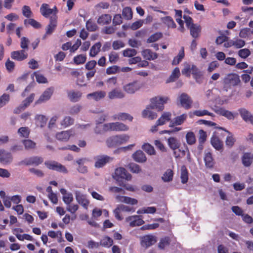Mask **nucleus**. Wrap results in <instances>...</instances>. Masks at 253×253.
<instances>
[{
	"instance_id": "obj_1",
	"label": "nucleus",
	"mask_w": 253,
	"mask_h": 253,
	"mask_svg": "<svg viewBox=\"0 0 253 253\" xmlns=\"http://www.w3.org/2000/svg\"><path fill=\"white\" fill-rule=\"evenodd\" d=\"M113 177L115 180L118 182L120 186L125 187L126 190H134V187L132 186H126V185L124 184L122 181L123 179H126L127 181L130 180L132 178V175L125 168L122 167L117 168Z\"/></svg>"
},
{
	"instance_id": "obj_2",
	"label": "nucleus",
	"mask_w": 253,
	"mask_h": 253,
	"mask_svg": "<svg viewBox=\"0 0 253 253\" xmlns=\"http://www.w3.org/2000/svg\"><path fill=\"white\" fill-rule=\"evenodd\" d=\"M241 82L240 76L236 73H229L226 74L222 79L223 89L227 91L232 86L238 85Z\"/></svg>"
},
{
	"instance_id": "obj_3",
	"label": "nucleus",
	"mask_w": 253,
	"mask_h": 253,
	"mask_svg": "<svg viewBox=\"0 0 253 253\" xmlns=\"http://www.w3.org/2000/svg\"><path fill=\"white\" fill-rule=\"evenodd\" d=\"M129 139V136L125 134L113 135L106 139V144L108 147L114 148L126 143Z\"/></svg>"
},
{
	"instance_id": "obj_4",
	"label": "nucleus",
	"mask_w": 253,
	"mask_h": 253,
	"mask_svg": "<svg viewBox=\"0 0 253 253\" xmlns=\"http://www.w3.org/2000/svg\"><path fill=\"white\" fill-rule=\"evenodd\" d=\"M169 98L167 96H157L151 99L150 107L151 109H155L159 111H162L164 108V104L166 103Z\"/></svg>"
},
{
	"instance_id": "obj_5",
	"label": "nucleus",
	"mask_w": 253,
	"mask_h": 253,
	"mask_svg": "<svg viewBox=\"0 0 253 253\" xmlns=\"http://www.w3.org/2000/svg\"><path fill=\"white\" fill-rule=\"evenodd\" d=\"M157 242L156 236L152 235H147L140 238V244L142 247L147 249L155 244Z\"/></svg>"
},
{
	"instance_id": "obj_6",
	"label": "nucleus",
	"mask_w": 253,
	"mask_h": 253,
	"mask_svg": "<svg viewBox=\"0 0 253 253\" xmlns=\"http://www.w3.org/2000/svg\"><path fill=\"white\" fill-rule=\"evenodd\" d=\"M178 100L181 106L185 109H189L191 107L193 101L187 94L182 93L179 96Z\"/></svg>"
},
{
	"instance_id": "obj_7",
	"label": "nucleus",
	"mask_w": 253,
	"mask_h": 253,
	"mask_svg": "<svg viewBox=\"0 0 253 253\" xmlns=\"http://www.w3.org/2000/svg\"><path fill=\"white\" fill-rule=\"evenodd\" d=\"M45 165L49 169L56 170L59 172H62L66 173L68 172L67 169L61 164L55 161L46 162Z\"/></svg>"
},
{
	"instance_id": "obj_8",
	"label": "nucleus",
	"mask_w": 253,
	"mask_h": 253,
	"mask_svg": "<svg viewBox=\"0 0 253 253\" xmlns=\"http://www.w3.org/2000/svg\"><path fill=\"white\" fill-rule=\"evenodd\" d=\"M106 127H109V131H127L128 129L126 125L120 122L107 123Z\"/></svg>"
},
{
	"instance_id": "obj_9",
	"label": "nucleus",
	"mask_w": 253,
	"mask_h": 253,
	"mask_svg": "<svg viewBox=\"0 0 253 253\" xmlns=\"http://www.w3.org/2000/svg\"><path fill=\"white\" fill-rule=\"evenodd\" d=\"M57 9L56 6L53 8H50L48 4L43 3L40 8V12L42 16L47 18L50 15L53 13V15H56Z\"/></svg>"
},
{
	"instance_id": "obj_10",
	"label": "nucleus",
	"mask_w": 253,
	"mask_h": 253,
	"mask_svg": "<svg viewBox=\"0 0 253 253\" xmlns=\"http://www.w3.org/2000/svg\"><path fill=\"white\" fill-rule=\"evenodd\" d=\"M141 87L140 83L135 81L125 85L123 89L128 94H133Z\"/></svg>"
},
{
	"instance_id": "obj_11",
	"label": "nucleus",
	"mask_w": 253,
	"mask_h": 253,
	"mask_svg": "<svg viewBox=\"0 0 253 253\" xmlns=\"http://www.w3.org/2000/svg\"><path fill=\"white\" fill-rule=\"evenodd\" d=\"M126 221L129 223L131 227L140 226L144 223L141 216L136 215L126 217Z\"/></svg>"
},
{
	"instance_id": "obj_12",
	"label": "nucleus",
	"mask_w": 253,
	"mask_h": 253,
	"mask_svg": "<svg viewBox=\"0 0 253 253\" xmlns=\"http://www.w3.org/2000/svg\"><path fill=\"white\" fill-rule=\"evenodd\" d=\"M168 144L169 147L172 150L178 149L179 152H181L183 155H185V152L184 150L181 151L179 148L181 145V143L175 137H170L168 139Z\"/></svg>"
},
{
	"instance_id": "obj_13",
	"label": "nucleus",
	"mask_w": 253,
	"mask_h": 253,
	"mask_svg": "<svg viewBox=\"0 0 253 253\" xmlns=\"http://www.w3.org/2000/svg\"><path fill=\"white\" fill-rule=\"evenodd\" d=\"M204 160L207 168L212 169L213 168L215 162L210 151L206 150L205 151Z\"/></svg>"
},
{
	"instance_id": "obj_14",
	"label": "nucleus",
	"mask_w": 253,
	"mask_h": 253,
	"mask_svg": "<svg viewBox=\"0 0 253 253\" xmlns=\"http://www.w3.org/2000/svg\"><path fill=\"white\" fill-rule=\"evenodd\" d=\"M13 160V157L11 153L2 149H0V162L3 164L7 165L11 163Z\"/></svg>"
},
{
	"instance_id": "obj_15",
	"label": "nucleus",
	"mask_w": 253,
	"mask_h": 253,
	"mask_svg": "<svg viewBox=\"0 0 253 253\" xmlns=\"http://www.w3.org/2000/svg\"><path fill=\"white\" fill-rule=\"evenodd\" d=\"M11 57L15 60L23 61L28 57L27 51L25 49L17 50L11 53Z\"/></svg>"
},
{
	"instance_id": "obj_16",
	"label": "nucleus",
	"mask_w": 253,
	"mask_h": 253,
	"mask_svg": "<svg viewBox=\"0 0 253 253\" xmlns=\"http://www.w3.org/2000/svg\"><path fill=\"white\" fill-rule=\"evenodd\" d=\"M53 90L51 88L46 89L35 102L36 104H41L48 100L53 94Z\"/></svg>"
},
{
	"instance_id": "obj_17",
	"label": "nucleus",
	"mask_w": 253,
	"mask_h": 253,
	"mask_svg": "<svg viewBox=\"0 0 253 253\" xmlns=\"http://www.w3.org/2000/svg\"><path fill=\"white\" fill-rule=\"evenodd\" d=\"M106 92L104 91H95L86 95V98L89 100H93L95 101H98L104 98L106 96Z\"/></svg>"
},
{
	"instance_id": "obj_18",
	"label": "nucleus",
	"mask_w": 253,
	"mask_h": 253,
	"mask_svg": "<svg viewBox=\"0 0 253 253\" xmlns=\"http://www.w3.org/2000/svg\"><path fill=\"white\" fill-rule=\"evenodd\" d=\"M57 16L53 15L50 17V22L46 28V35H51L57 26Z\"/></svg>"
},
{
	"instance_id": "obj_19",
	"label": "nucleus",
	"mask_w": 253,
	"mask_h": 253,
	"mask_svg": "<svg viewBox=\"0 0 253 253\" xmlns=\"http://www.w3.org/2000/svg\"><path fill=\"white\" fill-rule=\"evenodd\" d=\"M72 132V130L62 131L56 133V138L60 141L67 142L73 135Z\"/></svg>"
},
{
	"instance_id": "obj_20",
	"label": "nucleus",
	"mask_w": 253,
	"mask_h": 253,
	"mask_svg": "<svg viewBox=\"0 0 253 253\" xmlns=\"http://www.w3.org/2000/svg\"><path fill=\"white\" fill-rule=\"evenodd\" d=\"M112 160V158L107 156H98L96 158L94 166L97 168H102Z\"/></svg>"
},
{
	"instance_id": "obj_21",
	"label": "nucleus",
	"mask_w": 253,
	"mask_h": 253,
	"mask_svg": "<svg viewBox=\"0 0 253 253\" xmlns=\"http://www.w3.org/2000/svg\"><path fill=\"white\" fill-rule=\"evenodd\" d=\"M125 96V93L120 89L115 88L108 92V97L110 99H121Z\"/></svg>"
},
{
	"instance_id": "obj_22",
	"label": "nucleus",
	"mask_w": 253,
	"mask_h": 253,
	"mask_svg": "<svg viewBox=\"0 0 253 253\" xmlns=\"http://www.w3.org/2000/svg\"><path fill=\"white\" fill-rule=\"evenodd\" d=\"M34 96L35 94L34 93L31 94L29 97L27 98L23 101L22 104L21 105L19 106L16 109L14 110V113H18L21 110L25 109V108L28 106L30 103L33 101Z\"/></svg>"
},
{
	"instance_id": "obj_23",
	"label": "nucleus",
	"mask_w": 253,
	"mask_h": 253,
	"mask_svg": "<svg viewBox=\"0 0 253 253\" xmlns=\"http://www.w3.org/2000/svg\"><path fill=\"white\" fill-rule=\"evenodd\" d=\"M132 157L135 162L139 163H143L147 161L145 154L141 150L136 151L132 154Z\"/></svg>"
},
{
	"instance_id": "obj_24",
	"label": "nucleus",
	"mask_w": 253,
	"mask_h": 253,
	"mask_svg": "<svg viewBox=\"0 0 253 253\" xmlns=\"http://www.w3.org/2000/svg\"><path fill=\"white\" fill-rule=\"evenodd\" d=\"M115 198L118 202H123L132 205L137 204V200L130 197L117 195Z\"/></svg>"
},
{
	"instance_id": "obj_25",
	"label": "nucleus",
	"mask_w": 253,
	"mask_h": 253,
	"mask_svg": "<svg viewBox=\"0 0 253 253\" xmlns=\"http://www.w3.org/2000/svg\"><path fill=\"white\" fill-rule=\"evenodd\" d=\"M214 111L217 114L224 116L229 120H233L235 118V115L233 113L223 108H219L215 109Z\"/></svg>"
},
{
	"instance_id": "obj_26",
	"label": "nucleus",
	"mask_w": 253,
	"mask_h": 253,
	"mask_svg": "<svg viewBox=\"0 0 253 253\" xmlns=\"http://www.w3.org/2000/svg\"><path fill=\"white\" fill-rule=\"evenodd\" d=\"M150 105L148 106L145 109H144L142 113V117L143 118H148L149 120H154L157 117L156 113L151 111Z\"/></svg>"
},
{
	"instance_id": "obj_27",
	"label": "nucleus",
	"mask_w": 253,
	"mask_h": 253,
	"mask_svg": "<svg viewBox=\"0 0 253 253\" xmlns=\"http://www.w3.org/2000/svg\"><path fill=\"white\" fill-rule=\"evenodd\" d=\"M188 29L190 30L191 36L193 38L197 39L199 37L201 31V27L199 25L197 24L193 25Z\"/></svg>"
},
{
	"instance_id": "obj_28",
	"label": "nucleus",
	"mask_w": 253,
	"mask_h": 253,
	"mask_svg": "<svg viewBox=\"0 0 253 253\" xmlns=\"http://www.w3.org/2000/svg\"><path fill=\"white\" fill-rule=\"evenodd\" d=\"M144 58L148 60H153L158 58V54L155 52H152L149 49H146L143 50L141 52Z\"/></svg>"
},
{
	"instance_id": "obj_29",
	"label": "nucleus",
	"mask_w": 253,
	"mask_h": 253,
	"mask_svg": "<svg viewBox=\"0 0 253 253\" xmlns=\"http://www.w3.org/2000/svg\"><path fill=\"white\" fill-rule=\"evenodd\" d=\"M113 119L114 120H119L124 121L128 120L129 121H132L133 117L127 113H120L119 114L114 115L113 116Z\"/></svg>"
},
{
	"instance_id": "obj_30",
	"label": "nucleus",
	"mask_w": 253,
	"mask_h": 253,
	"mask_svg": "<svg viewBox=\"0 0 253 253\" xmlns=\"http://www.w3.org/2000/svg\"><path fill=\"white\" fill-rule=\"evenodd\" d=\"M76 199L78 202L81 204L84 208L87 209L89 204V201L85 195H81L79 193L76 195Z\"/></svg>"
},
{
	"instance_id": "obj_31",
	"label": "nucleus",
	"mask_w": 253,
	"mask_h": 253,
	"mask_svg": "<svg viewBox=\"0 0 253 253\" xmlns=\"http://www.w3.org/2000/svg\"><path fill=\"white\" fill-rule=\"evenodd\" d=\"M112 20V17L110 14H102L97 19V23L99 24L104 25L109 24Z\"/></svg>"
},
{
	"instance_id": "obj_32",
	"label": "nucleus",
	"mask_w": 253,
	"mask_h": 253,
	"mask_svg": "<svg viewBox=\"0 0 253 253\" xmlns=\"http://www.w3.org/2000/svg\"><path fill=\"white\" fill-rule=\"evenodd\" d=\"M211 141V145L216 150L219 151L222 149V142L216 136H213Z\"/></svg>"
},
{
	"instance_id": "obj_33",
	"label": "nucleus",
	"mask_w": 253,
	"mask_h": 253,
	"mask_svg": "<svg viewBox=\"0 0 253 253\" xmlns=\"http://www.w3.org/2000/svg\"><path fill=\"white\" fill-rule=\"evenodd\" d=\"M113 244V240L109 236H105L103 237L100 241V245L109 248L112 246Z\"/></svg>"
},
{
	"instance_id": "obj_34",
	"label": "nucleus",
	"mask_w": 253,
	"mask_h": 253,
	"mask_svg": "<svg viewBox=\"0 0 253 253\" xmlns=\"http://www.w3.org/2000/svg\"><path fill=\"white\" fill-rule=\"evenodd\" d=\"M253 155L250 153H245L242 158V163L244 166L249 167L252 163Z\"/></svg>"
},
{
	"instance_id": "obj_35",
	"label": "nucleus",
	"mask_w": 253,
	"mask_h": 253,
	"mask_svg": "<svg viewBox=\"0 0 253 253\" xmlns=\"http://www.w3.org/2000/svg\"><path fill=\"white\" fill-rule=\"evenodd\" d=\"M173 171L170 169H168L163 174L162 179L165 182L171 181L173 177Z\"/></svg>"
},
{
	"instance_id": "obj_36",
	"label": "nucleus",
	"mask_w": 253,
	"mask_h": 253,
	"mask_svg": "<svg viewBox=\"0 0 253 253\" xmlns=\"http://www.w3.org/2000/svg\"><path fill=\"white\" fill-rule=\"evenodd\" d=\"M24 24L26 27H27L28 25H30L35 29H40L42 27V25L39 22L32 18L25 19Z\"/></svg>"
},
{
	"instance_id": "obj_37",
	"label": "nucleus",
	"mask_w": 253,
	"mask_h": 253,
	"mask_svg": "<svg viewBox=\"0 0 253 253\" xmlns=\"http://www.w3.org/2000/svg\"><path fill=\"white\" fill-rule=\"evenodd\" d=\"M171 113L169 112H165L161 117L157 120V125H163L166 122L170 120Z\"/></svg>"
},
{
	"instance_id": "obj_38",
	"label": "nucleus",
	"mask_w": 253,
	"mask_h": 253,
	"mask_svg": "<svg viewBox=\"0 0 253 253\" xmlns=\"http://www.w3.org/2000/svg\"><path fill=\"white\" fill-rule=\"evenodd\" d=\"M184 56L185 54L184 47H181L178 55L175 56L172 60V64L173 65H178L183 59Z\"/></svg>"
},
{
	"instance_id": "obj_39",
	"label": "nucleus",
	"mask_w": 253,
	"mask_h": 253,
	"mask_svg": "<svg viewBox=\"0 0 253 253\" xmlns=\"http://www.w3.org/2000/svg\"><path fill=\"white\" fill-rule=\"evenodd\" d=\"M68 96L72 102H75L80 99L82 96V93L80 91H72L68 93Z\"/></svg>"
},
{
	"instance_id": "obj_40",
	"label": "nucleus",
	"mask_w": 253,
	"mask_h": 253,
	"mask_svg": "<svg viewBox=\"0 0 253 253\" xmlns=\"http://www.w3.org/2000/svg\"><path fill=\"white\" fill-rule=\"evenodd\" d=\"M240 113L244 120L246 122H251L252 123L253 116L248 111L245 109H241L240 110Z\"/></svg>"
},
{
	"instance_id": "obj_41",
	"label": "nucleus",
	"mask_w": 253,
	"mask_h": 253,
	"mask_svg": "<svg viewBox=\"0 0 253 253\" xmlns=\"http://www.w3.org/2000/svg\"><path fill=\"white\" fill-rule=\"evenodd\" d=\"M180 73L179 69L178 67H176L172 71L171 75L168 79L167 82H173L175 81L176 79H177L180 76Z\"/></svg>"
},
{
	"instance_id": "obj_42",
	"label": "nucleus",
	"mask_w": 253,
	"mask_h": 253,
	"mask_svg": "<svg viewBox=\"0 0 253 253\" xmlns=\"http://www.w3.org/2000/svg\"><path fill=\"white\" fill-rule=\"evenodd\" d=\"M101 44L100 42L96 43L90 48L89 55L91 57H95L100 51Z\"/></svg>"
},
{
	"instance_id": "obj_43",
	"label": "nucleus",
	"mask_w": 253,
	"mask_h": 253,
	"mask_svg": "<svg viewBox=\"0 0 253 253\" xmlns=\"http://www.w3.org/2000/svg\"><path fill=\"white\" fill-rule=\"evenodd\" d=\"M62 193L63 194V200L64 203L69 205L70 204L73 200V197L72 194L67 193L66 191H61Z\"/></svg>"
},
{
	"instance_id": "obj_44",
	"label": "nucleus",
	"mask_w": 253,
	"mask_h": 253,
	"mask_svg": "<svg viewBox=\"0 0 253 253\" xmlns=\"http://www.w3.org/2000/svg\"><path fill=\"white\" fill-rule=\"evenodd\" d=\"M17 133L21 137L28 138L30 134V129L27 127H21L18 129Z\"/></svg>"
},
{
	"instance_id": "obj_45",
	"label": "nucleus",
	"mask_w": 253,
	"mask_h": 253,
	"mask_svg": "<svg viewBox=\"0 0 253 253\" xmlns=\"http://www.w3.org/2000/svg\"><path fill=\"white\" fill-rule=\"evenodd\" d=\"M122 15L126 20H130L132 18V11L129 7H126L123 9Z\"/></svg>"
},
{
	"instance_id": "obj_46",
	"label": "nucleus",
	"mask_w": 253,
	"mask_h": 253,
	"mask_svg": "<svg viewBox=\"0 0 253 253\" xmlns=\"http://www.w3.org/2000/svg\"><path fill=\"white\" fill-rule=\"evenodd\" d=\"M106 125H107V123L103 125H97L94 129L95 133L96 134H102L109 131V127H106Z\"/></svg>"
},
{
	"instance_id": "obj_47",
	"label": "nucleus",
	"mask_w": 253,
	"mask_h": 253,
	"mask_svg": "<svg viewBox=\"0 0 253 253\" xmlns=\"http://www.w3.org/2000/svg\"><path fill=\"white\" fill-rule=\"evenodd\" d=\"M180 178L181 182L183 183H185L187 182L188 179V171L184 166H183L181 168V176Z\"/></svg>"
},
{
	"instance_id": "obj_48",
	"label": "nucleus",
	"mask_w": 253,
	"mask_h": 253,
	"mask_svg": "<svg viewBox=\"0 0 253 253\" xmlns=\"http://www.w3.org/2000/svg\"><path fill=\"white\" fill-rule=\"evenodd\" d=\"M22 143L24 145L26 150H30L34 149L36 147V144L30 139H25L22 141Z\"/></svg>"
},
{
	"instance_id": "obj_49",
	"label": "nucleus",
	"mask_w": 253,
	"mask_h": 253,
	"mask_svg": "<svg viewBox=\"0 0 253 253\" xmlns=\"http://www.w3.org/2000/svg\"><path fill=\"white\" fill-rule=\"evenodd\" d=\"M35 76L37 82L41 84H44L47 83V80L45 77L41 74L37 73L35 72L32 75V79L34 80V76Z\"/></svg>"
},
{
	"instance_id": "obj_50",
	"label": "nucleus",
	"mask_w": 253,
	"mask_h": 253,
	"mask_svg": "<svg viewBox=\"0 0 253 253\" xmlns=\"http://www.w3.org/2000/svg\"><path fill=\"white\" fill-rule=\"evenodd\" d=\"M142 148L148 154L150 155H155V150L154 147L148 143H145L142 146Z\"/></svg>"
},
{
	"instance_id": "obj_51",
	"label": "nucleus",
	"mask_w": 253,
	"mask_h": 253,
	"mask_svg": "<svg viewBox=\"0 0 253 253\" xmlns=\"http://www.w3.org/2000/svg\"><path fill=\"white\" fill-rule=\"evenodd\" d=\"M162 37L163 34L161 33H156L150 36V37L147 39V42L148 43L155 42L159 40V39H160L161 38H162Z\"/></svg>"
},
{
	"instance_id": "obj_52",
	"label": "nucleus",
	"mask_w": 253,
	"mask_h": 253,
	"mask_svg": "<svg viewBox=\"0 0 253 253\" xmlns=\"http://www.w3.org/2000/svg\"><path fill=\"white\" fill-rule=\"evenodd\" d=\"M74 120L70 116H66L61 121V125L64 127L69 126L74 124Z\"/></svg>"
},
{
	"instance_id": "obj_53",
	"label": "nucleus",
	"mask_w": 253,
	"mask_h": 253,
	"mask_svg": "<svg viewBox=\"0 0 253 253\" xmlns=\"http://www.w3.org/2000/svg\"><path fill=\"white\" fill-rule=\"evenodd\" d=\"M191 68H193V65L187 63H184V68L182 70V74L189 77L191 73Z\"/></svg>"
},
{
	"instance_id": "obj_54",
	"label": "nucleus",
	"mask_w": 253,
	"mask_h": 253,
	"mask_svg": "<svg viewBox=\"0 0 253 253\" xmlns=\"http://www.w3.org/2000/svg\"><path fill=\"white\" fill-rule=\"evenodd\" d=\"M128 168L132 173H138L141 171L140 167L135 163H130L128 165Z\"/></svg>"
},
{
	"instance_id": "obj_55",
	"label": "nucleus",
	"mask_w": 253,
	"mask_h": 253,
	"mask_svg": "<svg viewBox=\"0 0 253 253\" xmlns=\"http://www.w3.org/2000/svg\"><path fill=\"white\" fill-rule=\"evenodd\" d=\"M187 143L189 145H192L196 142L195 135L193 132H188L186 135Z\"/></svg>"
},
{
	"instance_id": "obj_56",
	"label": "nucleus",
	"mask_w": 253,
	"mask_h": 253,
	"mask_svg": "<svg viewBox=\"0 0 253 253\" xmlns=\"http://www.w3.org/2000/svg\"><path fill=\"white\" fill-rule=\"evenodd\" d=\"M86 28L88 31L93 32L96 31L98 27L94 22L88 20L86 23Z\"/></svg>"
},
{
	"instance_id": "obj_57",
	"label": "nucleus",
	"mask_w": 253,
	"mask_h": 253,
	"mask_svg": "<svg viewBox=\"0 0 253 253\" xmlns=\"http://www.w3.org/2000/svg\"><path fill=\"white\" fill-rule=\"evenodd\" d=\"M137 54V51L134 49L127 48L123 51V55L125 57H132Z\"/></svg>"
},
{
	"instance_id": "obj_58",
	"label": "nucleus",
	"mask_w": 253,
	"mask_h": 253,
	"mask_svg": "<svg viewBox=\"0 0 253 253\" xmlns=\"http://www.w3.org/2000/svg\"><path fill=\"white\" fill-rule=\"evenodd\" d=\"M187 115L186 114H183L181 115L176 117L174 119L175 125H181L186 120Z\"/></svg>"
},
{
	"instance_id": "obj_59",
	"label": "nucleus",
	"mask_w": 253,
	"mask_h": 253,
	"mask_svg": "<svg viewBox=\"0 0 253 253\" xmlns=\"http://www.w3.org/2000/svg\"><path fill=\"white\" fill-rule=\"evenodd\" d=\"M30 43L29 39L26 37H22L21 39L20 42V47L22 49H25V50H28L29 47L28 45Z\"/></svg>"
},
{
	"instance_id": "obj_60",
	"label": "nucleus",
	"mask_w": 253,
	"mask_h": 253,
	"mask_svg": "<svg viewBox=\"0 0 253 253\" xmlns=\"http://www.w3.org/2000/svg\"><path fill=\"white\" fill-rule=\"evenodd\" d=\"M170 241L168 237L162 238L159 243V248L160 249H164L165 247L169 246Z\"/></svg>"
},
{
	"instance_id": "obj_61",
	"label": "nucleus",
	"mask_w": 253,
	"mask_h": 253,
	"mask_svg": "<svg viewBox=\"0 0 253 253\" xmlns=\"http://www.w3.org/2000/svg\"><path fill=\"white\" fill-rule=\"evenodd\" d=\"M194 115L198 116L201 117L205 115H209L211 117H213L214 115L209 112L208 110H196L193 112Z\"/></svg>"
},
{
	"instance_id": "obj_62",
	"label": "nucleus",
	"mask_w": 253,
	"mask_h": 253,
	"mask_svg": "<svg viewBox=\"0 0 253 253\" xmlns=\"http://www.w3.org/2000/svg\"><path fill=\"white\" fill-rule=\"evenodd\" d=\"M10 99V96L7 94H3L0 96V107H1L6 105Z\"/></svg>"
},
{
	"instance_id": "obj_63",
	"label": "nucleus",
	"mask_w": 253,
	"mask_h": 253,
	"mask_svg": "<svg viewBox=\"0 0 253 253\" xmlns=\"http://www.w3.org/2000/svg\"><path fill=\"white\" fill-rule=\"evenodd\" d=\"M22 14L24 16L27 18L31 17L33 15V13L30 7L27 5H24L22 7Z\"/></svg>"
},
{
	"instance_id": "obj_64",
	"label": "nucleus",
	"mask_w": 253,
	"mask_h": 253,
	"mask_svg": "<svg viewBox=\"0 0 253 253\" xmlns=\"http://www.w3.org/2000/svg\"><path fill=\"white\" fill-rule=\"evenodd\" d=\"M86 60V56L85 55L80 54L74 57V61L76 64H83Z\"/></svg>"
}]
</instances>
